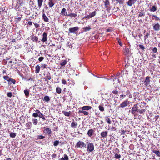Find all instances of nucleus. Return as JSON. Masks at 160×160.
<instances>
[{
    "mask_svg": "<svg viewBox=\"0 0 160 160\" xmlns=\"http://www.w3.org/2000/svg\"><path fill=\"white\" fill-rule=\"evenodd\" d=\"M67 63V61L66 60H64L62 62L60 63V65L61 66L65 65Z\"/></svg>",
    "mask_w": 160,
    "mask_h": 160,
    "instance_id": "nucleus-45",
    "label": "nucleus"
},
{
    "mask_svg": "<svg viewBox=\"0 0 160 160\" xmlns=\"http://www.w3.org/2000/svg\"><path fill=\"white\" fill-rule=\"evenodd\" d=\"M96 14V12L95 11H94L91 13H89V15L91 18L95 16Z\"/></svg>",
    "mask_w": 160,
    "mask_h": 160,
    "instance_id": "nucleus-47",
    "label": "nucleus"
},
{
    "mask_svg": "<svg viewBox=\"0 0 160 160\" xmlns=\"http://www.w3.org/2000/svg\"><path fill=\"white\" fill-rule=\"evenodd\" d=\"M83 29L85 32H87L89 31L91 29V28L90 27H88L84 28Z\"/></svg>",
    "mask_w": 160,
    "mask_h": 160,
    "instance_id": "nucleus-46",
    "label": "nucleus"
},
{
    "mask_svg": "<svg viewBox=\"0 0 160 160\" xmlns=\"http://www.w3.org/2000/svg\"><path fill=\"white\" fill-rule=\"evenodd\" d=\"M152 51L154 53H156L157 52L158 50L155 47L152 49Z\"/></svg>",
    "mask_w": 160,
    "mask_h": 160,
    "instance_id": "nucleus-55",
    "label": "nucleus"
},
{
    "mask_svg": "<svg viewBox=\"0 0 160 160\" xmlns=\"http://www.w3.org/2000/svg\"><path fill=\"white\" fill-rule=\"evenodd\" d=\"M48 4L50 8H52L54 4V0H49L48 2Z\"/></svg>",
    "mask_w": 160,
    "mask_h": 160,
    "instance_id": "nucleus-20",
    "label": "nucleus"
},
{
    "mask_svg": "<svg viewBox=\"0 0 160 160\" xmlns=\"http://www.w3.org/2000/svg\"><path fill=\"white\" fill-rule=\"evenodd\" d=\"M94 132L92 129H90L87 132V135L90 137L94 135Z\"/></svg>",
    "mask_w": 160,
    "mask_h": 160,
    "instance_id": "nucleus-16",
    "label": "nucleus"
},
{
    "mask_svg": "<svg viewBox=\"0 0 160 160\" xmlns=\"http://www.w3.org/2000/svg\"><path fill=\"white\" fill-rule=\"evenodd\" d=\"M30 37L32 42H34L36 43L40 42V41H38V37L37 36H34L33 34L31 35Z\"/></svg>",
    "mask_w": 160,
    "mask_h": 160,
    "instance_id": "nucleus-10",
    "label": "nucleus"
},
{
    "mask_svg": "<svg viewBox=\"0 0 160 160\" xmlns=\"http://www.w3.org/2000/svg\"><path fill=\"white\" fill-rule=\"evenodd\" d=\"M51 78V76L50 73L49 72H47L46 74V76L44 78L45 81H47L48 82V80H50Z\"/></svg>",
    "mask_w": 160,
    "mask_h": 160,
    "instance_id": "nucleus-14",
    "label": "nucleus"
},
{
    "mask_svg": "<svg viewBox=\"0 0 160 160\" xmlns=\"http://www.w3.org/2000/svg\"><path fill=\"white\" fill-rule=\"evenodd\" d=\"M99 110L101 112H103L104 111V108L102 105H100L98 107Z\"/></svg>",
    "mask_w": 160,
    "mask_h": 160,
    "instance_id": "nucleus-38",
    "label": "nucleus"
},
{
    "mask_svg": "<svg viewBox=\"0 0 160 160\" xmlns=\"http://www.w3.org/2000/svg\"><path fill=\"white\" fill-rule=\"evenodd\" d=\"M45 138V137L43 135H38L37 136V139H41L44 138Z\"/></svg>",
    "mask_w": 160,
    "mask_h": 160,
    "instance_id": "nucleus-49",
    "label": "nucleus"
},
{
    "mask_svg": "<svg viewBox=\"0 0 160 160\" xmlns=\"http://www.w3.org/2000/svg\"><path fill=\"white\" fill-rule=\"evenodd\" d=\"M62 82L63 84H66L67 83L65 79H62Z\"/></svg>",
    "mask_w": 160,
    "mask_h": 160,
    "instance_id": "nucleus-59",
    "label": "nucleus"
},
{
    "mask_svg": "<svg viewBox=\"0 0 160 160\" xmlns=\"http://www.w3.org/2000/svg\"><path fill=\"white\" fill-rule=\"evenodd\" d=\"M8 97L11 98L12 96V93L11 92H8L7 94Z\"/></svg>",
    "mask_w": 160,
    "mask_h": 160,
    "instance_id": "nucleus-53",
    "label": "nucleus"
},
{
    "mask_svg": "<svg viewBox=\"0 0 160 160\" xmlns=\"http://www.w3.org/2000/svg\"><path fill=\"white\" fill-rule=\"evenodd\" d=\"M117 2L119 3L120 4H123V0H115Z\"/></svg>",
    "mask_w": 160,
    "mask_h": 160,
    "instance_id": "nucleus-51",
    "label": "nucleus"
},
{
    "mask_svg": "<svg viewBox=\"0 0 160 160\" xmlns=\"http://www.w3.org/2000/svg\"><path fill=\"white\" fill-rule=\"evenodd\" d=\"M42 19L45 22H48L49 19L46 15L44 12H43L42 15Z\"/></svg>",
    "mask_w": 160,
    "mask_h": 160,
    "instance_id": "nucleus-18",
    "label": "nucleus"
},
{
    "mask_svg": "<svg viewBox=\"0 0 160 160\" xmlns=\"http://www.w3.org/2000/svg\"><path fill=\"white\" fill-rule=\"evenodd\" d=\"M86 144L83 142L79 141L76 143V146L77 148H82L85 147Z\"/></svg>",
    "mask_w": 160,
    "mask_h": 160,
    "instance_id": "nucleus-6",
    "label": "nucleus"
},
{
    "mask_svg": "<svg viewBox=\"0 0 160 160\" xmlns=\"http://www.w3.org/2000/svg\"><path fill=\"white\" fill-rule=\"evenodd\" d=\"M129 102L128 99H126L122 102L118 107L119 108H124L126 107L129 104Z\"/></svg>",
    "mask_w": 160,
    "mask_h": 160,
    "instance_id": "nucleus-5",
    "label": "nucleus"
},
{
    "mask_svg": "<svg viewBox=\"0 0 160 160\" xmlns=\"http://www.w3.org/2000/svg\"><path fill=\"white\" fill-rule=\"evenodd\" d=\"M121 157V155L119 154L116 153L114 155V158L116 159H119Z\"/></svg>",
    "mask_w": 160,
    "mask_h": 160,
    "instance_id": "nucleus-39",
    "label": "nucleus"
},
{
    "mask_svg": "<svg viewBox=\"0 0 160 160\" xmlns=\"http://www.w3.org/2000/svg\"><path fill=\"white\" fill-rule=\"evenodd\" d=\"M146 110L145 109H142L141 110L139 109L138 112L139 114H144V113L146 112Z\"/></svg>",
    "mask_w": 160,
    "mask_h": 160,
    "instance_id": "nucleus-40",
    "label": "nucleus"
},
{
    "mask_svg": "<svg viewBox=\"0 0 160 160\" xmlns=\"http://www.w3.org/2000/svg\"><path fill=\"white\" fill-rule=\"evenodd\" d=\"M62 113L66 116L69 117L70 116L71 113V111H69L68 112H66L65 111H62Z\"/></svg>",
    "mask_w": 160,
    "mask_h": 160,
    "instance_id": "nucleus-30",
    "label": "nucleus"
},
{
    "mask_svg": "<svg viewBox=\"0 0 160 160\" xmlns=\"http://www.w3.org/2000/svg\"><path fill=\"white\" fill-rule=\"evenodd\" d=\"M118 43L119 45L121 46H122V42L119 39L118 41Z\"/></svg>",
    "mask_w": 160,
    "mask_h": 160,
    "instance_id": "nucleus-61",
    "label": "nucleus"
},
{
    "mask_svg": "<svg viewBox=\"0 0 160 160\" xmlns=\"http://www.w3.org/2000/svg\"><path fill=\"white\" fill-rule=\"evenodd\" d=\"M33 124L34 125H36L38 122V121L37 119L33 118L32 120Z\"/></svg>",
    "mask_w": 160,
    "mask_h": 160,
    "instance_id": "nucleus-35",
    "label": "nucleus"
},
{
    "mask_svg": "<svg viewBox=\"0 0 160 160\" xmlns=\"http://www.w3.org/2000/svg\"><path fill=\"white\" fill-rule=\"evenodd\" d=\"M118 91L117 90H113L112 93L113 94L117 95L118 93Z\"/></svg>",
    "mask_w": 160,
    "mask_h": 160,
    "instance_id": "nucleus-64",
    "label": "nucleus"
},
{
    "mask_svg": "<svg viewBox=\"0 0 160 160\" xmlns=\"http://www.w3.org/2000/svg\"><path fill=\"white\" fill-rule=\"evenodd\" d=\"M64 157H62L59 159V160H69L68 156L66 154L64 155Z\"/></svg>",
    "mask_w": 160,
    "mask_h": 160,
    "instance_id": "nucleus-27",
    "label": "nucleus"
},
{
    "mask_svg": "<svg viewBox=\"0 0 160 160\" xmlns=\"http://www.w3.org/2000/svg\"><path fill=\"white\" fill-rule=\"evenodd\" d=\"M157 10V7L156 5L152 6L150 9V11L151 12H154Z\"/></svg>",
    "mask_w": 160,
    "mask_h": 160,
    "instance_id": "nucleus-29",
    "label": "nucleus"
},
{
    "mask_svg": "<svg viewBox=\"0 0 160 160\" xmlns=\"http://www.w3.org/2000/svg\"><path fill=\"white\" fill-rule=\"evenodd\" d=\"M24 92L27 97L29 96V90L27 89H25L24 90Z\"/></svg>",
    "mask_w": 160,
    "mask_h": 160,
    "instance_id": "nucleus-32",
    "label": "nucleus"
},
{
    "mask_svg": "<svg viewBox=\"0 0 160 160\" xmlns=\"http://www.w3.org/2000/svg\"><path fill=\"white\" fill-rule=\"evenodd\" d=\"M130 66L129 65H126L125 66V68L126 69V71L128 72L129 71V69L128 68H129V67Z\"/></svg>",
    "mask_w": 160,
    "mask_h": 160,
    "instance_id": "nucleus-60",
    "label": "nucleus"
},
{
    "mask_svg": "<svg viewBox=\"0 0 160 160\" xmlns=\"http://www.w3.org/2000/svg\"><path fill=\"white\" fill-rule=\"evenodd\" d=\"M78 30L79 28L78 27H75L74 28H69V31L71 33H75Z\"/></svg>",
    "mask_w": 160,
    "mask_h": 160,
    "instance_id": "nucleus-8",
    "label": "nucleus"
},
{
    "mask_svg": "<svg viewBox=\"0 0 160 160\" xmlns=\"http://www.w3.org/2000/svg\"><path fill=\"white\" fill-rule=\"evenodd\" d=\"M152 151L157 156L160 157V151L159 150H153Z\"/></svg>",
    "mask_w": 160,
    "mask_h": 160,
    "instance_id": "nucleus-33",
    "label": "nucleus"
},
{
    "mask_svg": "<svg viewBox=\"0 0 160 160\" xmlns=\"http://www.w3.org/2000/svg\"><path fill=\"white\" fill-rule=\"evenodd\" d=\"M92 108V107L90 106H85L82 107V109L83 110H88L91 109Z\"/></svg>",
    "mask_w": 160,
    "mask_h": 160,
    "instance_id": "nucleus-23",
    "label": "nucleus"
},
{
    "mask_svg": "<svg viewBox=\"0 0 160 160\" xmlns=\"http://www.w3.org/2000/svg\"><path fill=\"white\" fill-rule=\"evenodd\" d=\"M42 2L43 0H38V6L39 8H41Z\"/></svg>",
    "mask_w": 160,
    "mask_h": 160,
    "instance_id": "nucleus-26",
    "label": "nucleus"
},
{
    "mask_svg": "<svg viewBox=\"0 0 160 160\" xmlns=\"http://www.w3.org/2000/svg\"><path fill=\"white\" fill-rule=\"evenodd\" d=\"M149 35L148 33H147L144 36V40H145L147 38H148Z\"/></svg>",
    "mask_w": 160,
    "mask_h": 160,
    "instance_id": "nucleus-63",
    "label": "nucleus"
},
{
    "mask_svg": "<svg viewBox=\"0 0 160 160\" xmlns=\"http://www.w3.org/2000/svg\"><path fill=\"white\" fill-rule=\"evenodd\" d=\"M152 18H154V19L156 21H160V19L155 15H152Z\"/></svg>",
    "mask_w": 160,
    "mask_h": 160,
    "instance_id": "nucleus-44",
    "label": "nucleus"
},
{
    "mask_svg": "<svg viewBox=\"0 0 160 160\" xmlns=\"http://www.w3.org/2000/svg\"><path fill=\"white\" fill-rule=\"evenodd\" d=\"M35 112H37L38 113V116L39 117L41 118L43 120H45V118L44 117V115L42 114L40 112L38 109H36L35 110Z\"/></svg>",
    "mask_w": 160,
    "mask_h": 160,
    "instance_id": "nucleus-13",
    "label": "nucleus"
},
{
    "mask_svg": "<svg viewBox=\"0 0 160 160\" xmlns=\"http://www.w3.org/2000/svg\"><path fill=\"white\" fill-rule=\"evenodd\" d=\"M32 125L31 122H29L26 124V127H27L28 129H30L31 128Z\"/></svg>",
    "mask_w": 160,
    "mask_h": 160,
    "instance_id": "nucleus-37",
    "label": "nucleus"
},
{
    "mask_svg": "<svg viewBox=\"0 0 160 160\" xmlns=\"http://www.w3.org/2000/svg\"><path fill=\"white\" fill-rule=\"evenodd\" d=\"M44 59V58L43 57H40L38 58V60L39 62L42 61Z\"/></svg>",
    "mask_w": 160,
    "mask_h": 160,
    "instance_id": "nucleus-57",
    "label": "nucleus"
},
{
    "mask_svg": "<svg viewBox=\"0 0 160 160\" xmlns=\"http://www.w3.org/2000/svg\"><path fill=\"white\" fill-rule=\"evenodd\" d=\"M42 100L46 102H48L50 101V98L48 96L46 95L44 97Z\"/></svg>",
    "mask_w": 160,
    "mask_h": 160,
    "instance_id": "nucleus-28",
    "label": "nucleus"
},
{
    "mask_svg": "<svg viewBox=\"0 0 160 160\" xmlns=\"http://www.w3.org/2000/svg\"><path fill=\"white\" fill-rule=\"evenodd\" d=\"M123 52L125 55L128 56L129 54L130 51L128 48L125 47L123 49Z\"/></svg>",
    "mask_w": 160,
    "mask_h": 160,
    "instance_id": "nucleus-19",
    "label": "nucleus"
},
{
    "mask_svg": "<svg viewBox=\"0 0 160 160\" xmlns=\"http://www.w3.org/2000/svg\"><path fill=\"white\" fill-rule=\"evenodd\" d=\"M150 77L149 76H147L145 79V81H144V83H145V85L146 86H148L149 84L150 80Z\"/></svg>",
    "mask_w": 160,
    "mask_h": 160,
    "instance_id": "nucleus-17",
    "label": "nucleus"
},
{
    "mask_svg": "<svg viewBox=\"0 0 160 160\" xmlns=\"http://www.w3.org/2000/svg\"><path fill=\"white\" fill-rule=\"evenodd\" d=\"M137 1V0H129L127 2V4L128 6L131 7Z\"/></svg>",
    "mask_w": 160,
    "mask_h": 160,
    "instance_id": "nucleus-12",
    "label": "nucleus"
},
{
    "mask_svg": "<svg viewBox=\"0 0 160 160\" xmlns=\"http://www.w3.org/2000/svg\"><path fill=\"white\" fill-rule=\"evenodd\" d=\"M66 11V9L65 8H63L61 11V13L64 16H69L70 17H76L77 16V15L75 13H71L70 14H68Z\"/></svg>",
    "mask_w": 160,
    "mask_h": 160,
    "instance_id": "nucleus-1",
    "label": "nucleus"
},
{
    "mask_svg": "<svg viewBox=\"0 0 160 160\" xmlns=\"http://www.w3.org/2000/svg\"><path fill=\"white\" fill-rule=\"evenodd\" d=\"M153 30L156 32H158L160 29V25L158 23L152 24Z\"/></svg>",
    "mask_w": 160,
    "mask_h": 160,
    "instance_id": "nucleus-7",
    "label": "nucleus"
},
{
    "mask_svg": "<svg viewBox=\"0 0 160 160\" xmlns=\"http://www.w3.org/2000/svg\"><path fill=\"white\" fill-rule=\"evenodd\" d=\"M131 93L130 91L128 90L127 91L125 92L126 95L128 96L129 95V97L130 98H131L132 97V95L131 94Z\"/></svg>",
    "mask_w": 160,
    "mask_h": 160,
    "instance_id": "nucleus-36",
    "label": "nucleus"
},
{
    "mask_svg": "<svg viewBox=\"0 0 160 160\" xmlns=\"http://www.w3.org/2000/svg\"><path fill=\"white\" fill-rule=\"evenodd\" d=\"M6 29L4 27H0V37L1 38L5 37L6 35Z\"/></svg>",
    "mask_w": 160,
    "mask_h": 160,
    "instance_id": "nucleus-4",
    "label": "nucleus"
},
{
    "mask_svg": "<svg viewBox=\"0 0 160 160\" xmlns=\"http://www.w3.org/2000/svg\"><path fill=\"white\" fill-rule=\"evenodd\" d=\"M56 92L58 94H60L62 92V89L61 88L59 87H57L56 88Z\"/></svg>",
    "mask_w": 160,
    "mask_h": 160,
    "instance_id": "nucleus-34",
    "label": "nucleus"
},
{
    "mask_svg": "<svg viewBox=\"0 0 160 160\" xmlns=\"http://www.w3.org/2000/svg\"><path fill=\"white\" fill-rule=\"evenodd\" d=\"M138 103L134 104L132 107L131 110V113L135 116H136V112H138L139 109H138Z\"/></svg>",
    "mask_w": 160,
    "mask_h": 160,
    "instance_id": "nucleus-2",
    "label": "nucleus"
},
{
    "mask_svg": "<svg viewBox=\"0 0 160 160\" xmlns=\"http://www.w3.org/2000/svg\"><path fill=\"white\" fill-rule=\"evenodd\" d=\"M139 14L138 15V17H144L145 15V12L144 10H142L139 12Z\"/></svg>",
    "mask_w": 160,
    "mask_h": 160,
    "instance_id": "nucleus-22",
    "label": "nucleus"
},
{
    "mask_svg": "<svg viewBox=\"0 0 160 160\" xmlns=\"http://www.w3.org/2000/svg\"><path fill=\"white\" fill-rule=\"evenodd\" d=\"M36 113H33L32 114V116L33 117L36 118L38 117V113L37 112H35Z\"/></svg>",
    "mask_w": 160,
    "mask_h": 160,
    "instance_id": "nucleus-52",
    "label": "nucleus"
},
{
    "mask_svg": "<svg viewBox=\"0 0 160 160\" xmlns=\"http://www.w3.org/2000/svg\"><path fill=\"white\" fill-rule=\"evenodd\" d=\"M33 23L34 24V25L36 28H38L40 27L39 24H38V23H35L34 22H33Z\"/></svg>",
    "mask_w": 160,
    "mask_h": 160,
    "instance_id": "nucleus-56",
    "label": "nucleus"
},
{
    "mask_svg": "<svg viewBox=\"0 0 160 160\" xmlns=\"http://www.w3.org/2000/svg\"><path fill=\"white\" fill-rule=\"evenodd\" d=\"M105 121L109 124H111V121L109 118V117L108 116H107L105 117Z\"/></svg>",
    "mask_w": 160,
    "mask_h": 160,
    "instance_id": "nucleus-24",
    "label": "nucleus"
},
{
    "mask_svg": "<svg viewBox=\"0 0 160 160\" xmlns=\"http://www.w3.org/2000/svg\"><path fill=\"white\" fill-rule=\"evenodd\" d=\"M87 151L88 152H92L94 150V144L92 142H88L87 144Z\"/></svg>",
    "mask_w": 160,
    "mask_h": 160,
    "instance_id": "nucleus-3",
    "label": "nucleus"
},
{
    "mask_svg": "<svg viewBox=\"0 0 160 160\" xmlns=\"http://www.w3.org/2000/svg\"><path fill=\"white\" fill-rule=\"evenodd\" d=\"M44 132L46 134L50 135L52 133V131L51 129L48 128H47V127H44Z\"/></svg>",
    "mask_w": 160,
    "mask_h": 160,
    "instance_id": "nucleus-9",
    "label": "nucleus"
},
{
    "mask_svg": "<svg viewBox=\"0 0 160 160\" xmlns=\"http://www.w3.org/2000/svg\"><path fill=\"white\" fill-rule=\"evenodd\" d=\"M35 72L36 73H38L40 70V67L38 65H37L35 67Z\"/></svg>",
    "mask_w": 160,
    "mask_h": 160,
    "instance_id": "nucleus-25",
    "label": "nucleus"
},
{
    "mask_svg": "<svg viewBox=\"0 0 160 160\" xmlns=\"http://www.w3.org/2000/svg\"><path fill=\"white\" fill-rule=\"evenodd\" d=\"M3 78L4 80H5L8 82V84L9 85H10V79L11 78H10L9 77H8V76H4Z\"/></svg>",
    "mask_w": 160,
    "mask_h": 160,
    "instance_id": "nucleus-21",
    "label": "nucleus"
},
{
    "mask_svg": "<svg viewBox=\"0 0 160 160\" xmlns=\"http://www.w3.org/2000/svg\"><path fill=\"white\" fill-rule=\"evenodd\" d=\"M159 118V115H157V116L156 115L154 117V119H155V121L156 122L158 119Z\"/></svg>",
    "mask_w": 160,
    "mask_h": 160,
    "instance_id": "nucleus-58",
    "label": "nucleus"
},
{
    "mask_svg": "<svg viewBox=\"0 0 160 160\" xmlns=\"http://www.w3.org/2000/svg\"><path fill=\"white\" fill-rule=\"evenodd\" d=\"M10 85L12 83L13 84H15L16 83V80L15 79L11 78L10 79Z\"/></svg>",
    "mask_w": 160,
    "mask_h": 160,
    "instance_id": "nucleus-42",
    "label": "nucleus"
},
{
    "mask_svg": "<svg viewBox=\"0 0 160 160\" xmlns=\"http://www.w3.org/2000/svg\"><path fill=\"white\" fill-rule=\"evenodd\" d=\"M117 130V128L115 127H112L111 129V131H116Z\"/></svg>",
    "mask_w": 160,
    "mask_h": 160,
    "instance_id": "nucleus-62",
    "label": "nucleus"
},
{
    "mask_svg": "<svg viewBox=\"0 0 160 160\" xmlns=\"http://www.w3.org/2000/svg\"><path fill=\"white\" fill-rule=\"evenodd\" d=\"M108 132L107 131H103L101 133L100 135L103 138H106L108 135Z\"/></svg>",
    "mask_w": 160,
    "mask_h": 160,
    "instance_id": "nucleus-15",
    "label": "nucleus"
},
{
    "mask_svg": "<svg viewBox=\"0 0 160 160\" xmlns=\"http://www.w3.org/2000/svg\"><path fill=\"white\" fill-rule=\"evenodd\" d=\"M18 1V3L20 5H22L23 4V0H17Z\"/></svg>",
    "mask_w": 160,
    "mask_h": 160,
    "instance_id": "nucleus-50",
    "label": "nucleus"
},
{
    "mask_svg": "<svg viewBox=\"0 0 160 160\" xmlns=\"http://www.w3.org/2000/svg\"><path fill=\"white\" fill-rule=\"evenodd\" d=\"M104 2L105 3V5L106 7H108V6L110 4V2L109 0H105Z\"/></svg>",
    "mask_w": 160,
    "mask_h": 160,
    "instance_id": "nucleus-43",
    "label": "nucleus"
},
{
    "mask_svg": "<svg viewBox=\"0 0 160 160\" xmlns=\"http://www.w3.org/2000/svg\"><path fill=\"white\" fill-rule=\"evenodd\" d=\"M139 46L140 48L141 49L143 50H144V49L145 48V47L142 45L140 44V45H139Z\"/></svg>",
    "mask_w": 160,
    "mask_h": 160,
    "instance_id": "nucleus-54",
    "label": "nucleus"
},
{
    "mask_svg": "<svg viewBox=\"0 0 160 160\" xmlns=\"http://www.w3.org/2000/svg\"><path fill=\"white\" fill-rule=\"evenodd\" d=\"M59 141L58 140L55 141L53 143V145L54 146H57L59 143Z\"/></svg>",
    "mask_w": 160,
    "mask_h": 160,
    "instance_id": "nucleus-48",
    "label": "nucleus"
},
{
    "mask_svg": "<svg viewBox=\"0 0 160 160\" xmlns=\"http://www.w3.org/2000/svg\"><path fill=\"white\" fill-rule=\"evenodd\" d=\"M16 133L12 132L10 134V136L11 137L14 138L16 136Z\"/></svg>",
    "mask_w": 160,
    "mask_h": 160,
    "instance_id": "nucleus-41",
    "label": "nucleus"
},
{
    "mask_svg": "<svg viewBox=\"0 0 160 160\" xmlns=\"http://www.w3.org/2000/svg\"><path fill=\"white\" fill-rule=\"evenodd\" d=\"M42 38L41 40V41L43 42H46L47 41V34L44 32L42 35Z\"/></svg>",
    "mask_w": 160,
    "mask_h": 160,
    "instance_id": "nucleus-11",
    "label": "nucleus"
},
{
    "mask_svg": "<svg viewBox=\"0 0 160 160\" xmlns=\"http://www.w3.org/2000/svg\"><path fill=\"white\" fill-rule=\"evenodd\" d=\"M77 125V122H72L71 124V127L72 128H75Z\"/></svg>",
    "mask_w": 160,
    "mask_h": 160,
    "instance_id": "nucleus-31",
    "label": "nucleus"
}]
</instances>
